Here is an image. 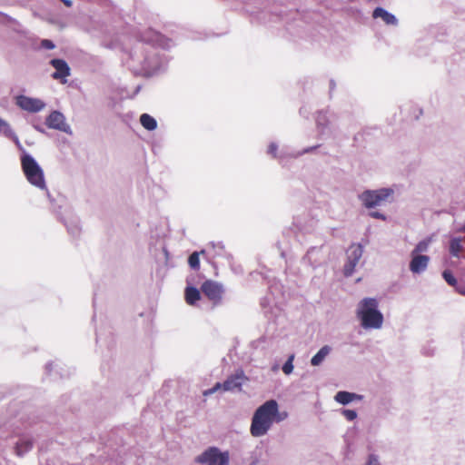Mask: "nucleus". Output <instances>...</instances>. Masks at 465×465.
Listing matches in <instances>:
<instances>
[{
    "label": "nucleus",
    "mask_w": 465,
    "mask_h": 465,
    "mask_svg": "<svg viewBox=\"0 0 465 465\" xmlns=\"http://www.w3.org/2000/svg\"><path fill=\"white\" fill-rule=\"evenodd\" d=\"M372 17L374 19L381 18L388 25L397 26L399 24V20L395 15L381 6L374 8Z\"/></svg>",
    "instance_id": "nucleus-16"
},
{
    "label": "nucleus",
    "mask_w": 465,
    "mask_h": 465,
    "mask_svg": "<svg viewBox=\"0 0 465 465\" xmlns=\"http://www.w3.org/2000/svg\"><path fill=\"white\" fill-rule=\"evenodd\" d=\"M188 264L191 267V269L194 271H198L200 269V258L198 252H193L189 255Z\"/></svg>",
    "instance_id": "nucleus-27"
},
{
    "label": "nucleus",
    "mask_w": 465,
    "mask_h": 465,
    "mask_svg": "<svg viewBox=\"0 0 465 465\" xmlns=\"http://www.w3.org/2000/svg\"><path fill=\"white\" fill-rule=\"evenodd\" d=\"M442 278L451 287L456 286L458 280L450 270H444L441 273Z\"/></svg>",
    "instance_id": "nucleus-28"
},
{
    "label": "nucleus",
    "mask_w": 465,
    "mask_h": 465,
    "mask_svg": "<svg viewBox=\"0 0 465 465\" xmlns=\"http://www.w3.org/2000/svg\"><path fill=\"white\" fill-rule=\"evenodd\" d=\"M213 248L215 250V255L223 256L224 252V245L222 242H211Z\"/></svg>",
    "instance_id": "nucleus-33"
},
{
    "label": "nucleus",
    "mask_w": 465,
    "mask_h": 465,
    "mask_svg": "<svg viewBox=\"0 0 465 465\" xmlns=\"http://www.w3.org/2000/svg\"><path fill=\"white\" fill-rule=\"evenodd\" d=\"M201 290L214 304L221 302L223 292V288L221 283L212 280H207L203 283Z\"/></svg>",
    "instance_id": "nucleus-9"
},
{
    "label": "nucleus",
    "mask_w": 465,
    "mask_h": 465,
    "mask_svg": "<svg viewBox=\"0 0 465 465\" xmlns=\"http://www.w3.org/2000/svg\"><path fill=\"white\" fill-rule=\"evenodd\" d=\"M140 89H141V86H140V85H138V86L136 87V89H135V93H134V94H137V93L140 91Z\"/></svg>",
    "instance_id": "nucleus-50"
},
{
    "label": "nucleus",
    "mask_w": 465,
    "mask_h": 465,
    "mask_svg": "<svg viewBox=\"0 0 465 465\" xmlns=\"http://www.w3.org/2000/svg\"><path fill=\"white\" fill-rule=\"evenodd\" d=\"M316 125L321 135H325L330 132V121L327 117L326 112H318L316 117Z\"/></svg>",
    "instance_id": "nucleus-18"
},
{
    "label": "nucleus",
    "mask_w": 465,
    "mask_h": 465,
    "mask_svg": "<svg viewBox=\"0 0 465 465\" xmlns=\"http://www.w3.org/2000/svg\"><path fill=\"white\" fill-rule=\"evenodd\" d=\"M277 151H278V144L275 143H271L268 146V154H271L273 158H277Z\"/></svg>",
    "instance_id": "nucleus-38"
},
{
    "label": "nucleus",
    "mask_w": 465,
    "mask_h": 465,
    "mask_svg": "<svg viewBox=\"0 0 465 465\" xmlns=\"http://www.w3.org/2000/svg\"><path fill=\"white\" fill-rule=\"evenodd\" d=\"M15 104L23 110L30 113H38L45 108V104L41 99L19 94L15 97Z\"/></svg>",
    "instance_id": "nucleus-12"
},
{
    "label": "nucleus",
    "mask_w": 465,
    "mask_h": 465,
    "mask_svg": "<svg viewBox=\"0 0 465 465\" xmlns=\"http://www.w3.org/2000/svg\"><path fill=\"white\" fill-rule=\"evenodd\" d=\"M341 414L345 417V419L349 421H352L357 419L358 413L355 410L351 409H341Z\"/></svg>",
    "instance_id": "nucleus-31"
},
{
    "label": "nucleus",
    "mask_w": 465,
    "mask_h": 465,
    "mask_svg": "<svg viewBox=\"0 0 465 465\" xmlns=\"http://www.w3.org/2000/svg\"><path fill=\"white\" fill-rule=\"evenodd\" d=\"M54 366L55 368H58V364H54V362L50 361L48 363H46L45 365V372L49 375H52V371H53V369H54Z\"/></svg>",
    "instance_id": "nucleus-40"
},
{
    "label": "nucleus",
    "mask_w": 465,
    "mask_h": 465,
    "mask_svg": "<svg viewBox=\"0 0 465 465\" xmlns=\"http://www.w3.org/2000/svg\"><path fill=\"white\" fill-rule=\"evenodd\" d=\"M461 237H452L449 242V252L452 257L460 258L464 247L461 244Z\"/></svg>",
    "instance_id": "nucleus-21"
},
{
    "label": "nucleus",
    "mask_w": 465,
    "mask_h": 465,
    "mask_svg": "<svg viewBox=\"0 0 465 465\" xmlns=\"http://www.w3.org/2000/svg\"><path fill=\"white\" fill-rule=\"evenodd\" d=\"M457 232L465 233V223L456 229Z\"/></svg>",
    "instance_id": "nucleus-46"
},
{
    "label": "nucleus",
    "mask_w": 465,
    "mask_h": 465,
    "mask_svg": "<svg viewBox=\"0 0 465 465\" xmlns=\"http://www.w3.org/2000/svg\"><path fill=\"white\" fill-rule=\"evenodd\" d=\"M249 379L244 374V371L242 369L237 370L234 373L229 375L225 381L223 382V391H242V387L244 381Z\"/></svg>",
    "instance_id": "nucleus-11"
},
{
    "label": "nucleus",
    "mask_w": 465,
    "mask_h": 465,
    "mask_svg": "<svg viewBox=\"0 0 465 465\" xmlns=\"http://www.w3.org/2000/svg\"><path fill=\"white\" fill-rule=\"evenodd\" d=\"M18 440L15 442L14 451L17 457H24L34 447V437L29 432L17 433Z\"/></svg>",
    "instance_id": "nucleus-10"
},
{
    "label": "nucleus",
    "mask_w": 465,
    "mask_h": 465,
    "mask_svg": "<svg viewBox=\"0 0 465 465\" xmlns=\"http://www.w3.org/2000/svg\"><path fill=\"white\" fill-rule=\"evenodd\" d=\"M184 298L189 305H194L201 299V292L196 287L189 285L184 290Z\"/></svg>",
    "instance_id": "nucleus-22"
},
{
    "label": "nucleus",
    "mask_w": 465,
    "mask_h": 465,
    "mask_svg": "<svg viewBox=\"0 0 465 465\" xmlns=\"http://www.w3.org/2000/svg\"><path fill=\"white\" fill-rule=\"evenodd\" d=\"M453 288L458 293L465 296V282L458 281L456 286H453Z\"/></svg>",
    "instance_id": "nucleus-39"
},
{
    "label": "nucleus",
    "mask_w": 465,
    "mask_h": 465,
    "mask_svg": "<svg viewBox=\"0 0 465 465\" xmlns=\"http://www.w3.org/2000/svg\"><path fill=\"white\" fill-rule=\"evenodd\" d=\"M362 399L363 395L347 391H339L334 396L335 401L341 405H348L353 401H361Z\"/></svg>",
    "instance_id": "nucleus-17"
},
{
    "label": "nucleus",
    "mask_w": 465,
    "mask_h": 465,
    "mask_svg": "<svg viewBox=\"0 0 465 465\" xmlns=\"http://www.w3.org/2000/svg\"><path fill=\"white\" fill-rule=\"evenodd\" d=\"M356 316L361 326L366 330L380 329L384 321L383 314L379 309V302L373 297H366L359 302Z\"/></svg>",
    "instance_id": "nucleus-3"
},
{
    "label": "nucleus",
    "mask_w": 465,
    "mask_h": 465,
    "mask_svg": "<svg viewBox=\"0 0 465 465\" xmlns=\"http://www.w3.org/2000/svg\"><path fill=\"white\" fill-rule=\"evenodd\" d=\"M49 64L55 69L51 74L54 80H60L62 84L66 83V77L71 74V69L67 62L62 58H53Z\"/></svg>",
    "instance_id": "nucleus-13"
},
{
    "label": "nucleus",
    "mask_w": 465,
    "mask_h": 465,
    "mask_svg": "<svg viewBox=\"0 0 465 465\" xmlns=\"http://www.w3.org/2000/svg\"><path fill=\"white\" fill-rule=\"evenodd\" d=\"M322 246L311 247L306 254L302 257V262L310 265L312 268L319 267L322 262Z\"/></svg>",
    "instance_id": "nucleus-14"
},
{
    "label": "nucleus",
    "mask_w": 465,
    "mask_h": 465,
    "mask_svg": "<svg viewBox=\"0 0 465 465\" xmlns=\"http://www.w3.org/2000/svg\"><path fill=\"white\" fill-rule=\"evenodd\" d=\"M300 114L305 118L308 117V114H309V111L306 109L305 106H302L300 108V111H299Z\"/></svg>",
    "instance_id": "nucleus-42"
},
{
    "label": "nucleus",
    "mask_w": 465,
    "mask_h": 465,
    "mask_svg": "<svg viewBox=\"0 0 465 465\" xmlns=\"http://www.w3.org/2000/svg\"><path fill=\"white\" fill-rule=\"evenodd\" d=\"M20 420L25 429H27L28 427L36 424L40 420V417L35 413H30L26 417L22 416Z\"/></svg>",
    "instance_id": "nucleus-25"
},
{
    "label": "nucleus",
    "mask_w": 465,
    "mask_h": 465,
    "mask_svg": "<svg viewBox=\"0 0 465 465\" xmlns=\"http://www.w3.org/2000/svg\"><path fill=\"white\" fill-rule=\"evenodd\" d=\"M331 351V347L329 345L322 346L311 359L312 366H320L325 358Z\"/></svg>",
    "instance_id": "nucleus-20"
},
{
    "label": "nucleus",
    "mask_w": 465,
    "mask_h": 465,
    "mask_svg": "<svg viewBox=\"0 0 465 465\" xmlns=\"http://www.w3.org/2000/svg\"><path fill=\"white\" fill-rule=\"evenodd\" d=\"M152 45H143L142 54L143 60L140 61V67L134 69V74L145 77H151L164 72L168 65V59L164 53L157 47L166 50L172 47L173 41L163 35L153 32L151 36Z\"/></svg>",
    "instance_id": "nucleus-1"
},
{
    "label": "nucleus",
    "mask_w": 465,
    "mask_h": 465,
    "mask_svg": "<svg viewBox=\"0 0 465 465\" xmlns=\"http://www.w3.org/2000/svg\"><path fill=\"white\" fill-rule=\"evenodd\" d=\"M336 84L333 79L330 80V93H331L335 89Z\"/></svg>",
    "instance_id": "nucleus-45"
},
{
    "label": "nucleus",
    "mask_w": 465,
    "mask_h": 465,
    "mask_svg": "<svg viewBox=\"0 0 465 465\" xmlns=\"http://www.w3.org/2000/svg\"><path fill=\"white\" fill-rule=\"evenodd\" d=\"M369 216L371 218H374V219L381 220V221L387 220V216L380 211H371L369 213Z\"/></svg>",
    "instance_id": "nucleus-35"
},
{
    "label": "nucleus",
    "mask_w": 465,
    "mask_h": 465,
    "mask_svg": "<svg viewBox=\"0 0 465 465\" xmlns=\"http://www.w3.org/2000/svg\"><path fill=\"white\" fill-rule=\"evenodd\" d=\"M320 146H321L320 144L313 145V146H309V147L304 148L302 151L293 152V153H290V156L292 158H297V157L302 156V155H303L305 153H312V152L316 151Z\"/></svg>",
    "instance_id": "nucleus-30"
},
{
    "label": "nucleus",
    "mask_w": 465,
    "mask_h": 465,
    "mask_svg": "<svg viewBox=\"0 0 465 465\" xmlns=\"http://www.w3.org/2000/svg\"><path fill=\"white\" fill-rule=\"evenodd\" d=\"M8 139L12 140L15 146L17 147V149L21 152V156H24L25 153H28L25 149L23 147L22 143H20L19 141V138L18 136L16 135V134L15 133L12 136H10Z\"/></svg>",
    "instance_id": "nucleus-32"
},
{
    "label": "nucleus",
    "mask_w": 465,
    "mask_h": 465,
    "mask_svg": "<svg viewBox=\"0 0 465 465\" xmlns=\"http://www.w3.org/2000/svg\"><path fill=\"white\" fill-rule=\"evenodd\" d=\"M365 465H381V464L379 460V456L374 453H371L368 455V459H367Z\"/></svg>",
    "instance_id": "nucleus-34"
},
{
    "label": "nucleus",
    "mask_w": 465,
    "mask_h": 465,
    "mask_svg": "<svg viewBox=\"0 0 465 465\" xmlns=\"http://www.w3.org/2000/svg\"><path fill=\"white\" fill-rule=\"evenodd\" d=\"M293 360H294V355L293 354L290 355L282 367V371L286 375L291 374L293 371Z\"/></svg>",
    "instance_id": "nucleus-29"
},
{
    "label": "nucleus",
    "mask_w": 465,
    "mask_h": 465,
    "mask_svg": "<svg viewBox=\"0 0 465 465\" xmlns=\"http://www.w3.org/2000/svg\"><path fill=\"white\" fill-rule=\"evenodd\" d=\"M279 415V405L275 400H269L259 406L252 418L250 431L253 437L265 435Z\"/></svg>",
    "instance_id": "nucleus-2"
},
{
    "label": "nucleus",
    "mask_w": 465,
    "mask_h": 465,
    "mask_svg": "<svg viewBox=\"0 0 465 465\" xmlns=\"http://www.w3.org/2000/svg\"><path fill=\"white\" fill-rule=\"evenodd\" d=\"M41 47L46 50H52L55 47L54 43L50 39H43L41 41Z\"/></svg>",
    "instance_id": "nucleus-37"
},
{
    "label": "nucleus",
    "mask_w": 465,
    "mask_h": 465,
    "mask_svg": "<svg viewBox=\"0 0 465 465\" xmlns=\"http://www.w3.org/2000/svg\"><path fill=\"white\" fill-rule=\"evenodd\" d=\"M45 125L50 129L58 130L67 134H72V129L70 125L65 122L64 114L60 111L54 110L45 118Z\"/></svg>",
    "instance_id": "nucleus-8"
},
{
    "label": "nucleus",
    "mask_w": 465,
    "mask_h": 465,
    "mask_svg": "<svg viewBox=\"0 0 465 465\" xmlns=\"http://www.w3.org/2000/svg\"><path fill=\"white\" fill-rule=\"evenodd\" d=\"M62 222L66 227L69 234H71L74 238L80 235L81 227L79 224V219L77 217H72L68 220H62Z\"/></svg>",
    "instance_id": "nucleus-19"
},
{
    "label": "nucleus",
    "mask_w": 465,
    "mask_h": 465,
    "mask_svg": "<svg viewBox=\"0 0 465 465\" xmlns=\"http://www.w3.org/2000/svg\"><path fill=\"white\" fill-rule=\"evenodd\" d=\"M363 253V246L361 243H352L346 251L347 261L343 266V274L350 277L353 274L355 267Z\"/></svg>",
    "instance_id": "nucleus-7"
},
{
    "label": "nucleus",
    "mask_w": 465,
    "mask_h": 465,
    "mask_svg": "<svg viewBox=\"0 0 465 465\" xmlns=\"http://www.w3.org/2000/svg\"><path fill=\"white\" fill-rule=\"evenodd\" d=\"M423 354H425V355H431L432 353H429L426 351H423Z\"/></svg>",
    "instance_id": "nucleus-51"
},
{
    "label": "nucleus",
    "mask_w": 465,
    "mask_h": 465,
    "mask_svg": "<svg viewBox=\"0 0 465 465\" xmlns=\"http://www.w3.org/2000/svg\"><path fill=\"white\" fill-rule=\"evenodd\" d=\"M140 123L147 131H153L157 128V121L148 114H141Z\"/></svg>",
    "instance_id": "nucleus-23"
},
{
    "label": "nucleus",
    "mask_w": 465,
    "mask_h": 465,
    "mask_svg": "<svg viewBox=\"0 0 465 465\" xmlns=\"http://www.w3.org/2000/svg\"><path fill=\"white\" fill-rule=\"evenodd\" d=\"M60 1L63 2L64 4V5L67 7H71L73 5V2L71 0H60Z\"/></svg>",
    "instance_id": "nucleus-48"
},
{
    "label": "nucleus",
    "mask_w": 465,
    "mask_h": 465,
    "mask_svg": "<svg viewBox=\"0 0 465 465\" xmlns=\"http://www.w3.org/2000/svg\"><path fill=\"white\" fill-rule=\"evenodd\" d=\"M433 237L434 235L431 234L420 241L412 250L411 254H420L421 252H427L430 244L433 242Z\"/></svg>",
    "instance_id": "nucleus-24"
},
{
    "label": "nucleus",
    "mask_w": 465,
    "mask_h": 465,
    "mask_svg": "<svg viewBox=\"0 0 465 465\" xmlns=\"http://www.w3.org/2000/svg\"><path fill=\"white\" fill-rule=\"evenodd\" d=\"M14 134L15 132L11 128L10 124L0 117V134L4 135L6 138H9Z\"/></svg>",
    "instance_id": "nucleus-26"
},
{
    "label": "nucleus",
    "mask_w": 465,
    "mask_h": 465,
    "mask_svg": "<svg viewBox=\"0 0 465 465\" xmlns=\"http://www.w3.org/2000/svg\"><path fill=\"white\" fill-rule=\"evenodd\" d=\"M33 127L41 134H46L45 129L40 124H33Z\"/></svg>",
    "instance_id": "nucleus-41"
},
{
    "label": "nucleus",
    "mask_w": 465,
    "mask_h": 465,
    "mask_svg": "<svg viewBox=\"0 0 465 465\" xmlns=\"http://www.w3.org/2000/svg\"><path fill=\"white\" fill-rule=\"evenodd\" d=\"M220 389H223V382H216L213 387H212L211 389H208L206 390L204 392H203V395L204 396H209L214 392H216L217 391H219Z\"/></svg>",
    "instance_id": "nucleus-36"
},
{
    "label": "nucleus",
    "mask_w": 465,
    "mask_h": 465,
    "mask_svg": "<svg viewBox=\"0 0 465 465\" xmlns=\"http://www.w3.org/2000/svg\"><path fill=\"white\" fill-rule=\"evenodd\" d=\"M394 193L393 189L382 187L376 190L366 189L358 195L363 207L368 210L373 209L387 202Z\"/></svg>",
    "instance_id": "nucleus-5"
},
{
    "label": "nucleus",
    "mask_w": 465,
    "mask_h": 465,
    "mask_svg": "<svg viewBox=\"0 0 465 465\" xmlns=\"http://www.w3.org/2000/svg\"><path fill=\"white\" fill-rule=\"evenodd\" d=\"M430 257L425 254H411V260L410 262V270L413 273L423 272L429 264Z\"/></svg>",
    "instance_id": "nucleus-15"
},
{
    "label": "nucleus",
    "mask_w": 465,
    "mask_h": 465,
    "mask_svg": "<svg viewBox=\"0 0 465 465\" xmlns=\"http://www.w3.org/2000/svg\"><path fill=\"white\" fill-rule=\"evenodd\" d=\"M195 462L207 465H229V454L217 447H209L195 458Z\"/></svg>",
    "instance_id": "nucleus-6"
},
{
    "label": "nucleus",
    "mask_w": 465,
    "mask_h": 465,
    "mask_svg": "<svg viewBox=\"0 0 465 465\" xmlns=\"http://www.w3.org/2000/svg\"><path fill=\"white\" fill-rule=\"evenodd\" d=\"M55 374L59 375L60 378H66V377H69L71 372L69 371H67L65 373L56 370L55 371Z\"/></svg>",
    "instance_id": "nucleus-44"
},
{
    "label": "nucleus",
    "mask_w": 465,
    "mask_h": 465,
    "mask_svg": "<svg viewBox=\"0 0 465 465\" xmlns=\"http://www.w3.org/2000/svg\"><path fill=\"white\" fill-rule=\"evenodd\" d=\"M287 416H288V413L286 411L282 412V413L279 412V415H277L275 420H277V421L283 420L285 418H287Z\"/></svg>",
    "instance_id": "nucleus-43"
},
{
    "label": "nucleus",
    "mask_w": 465,
    "mask_h": 465,
    "mask_svg": "<svg viewBox=\"0 0 465 465\" xmlns=\"http://www.w3.org/2000/svg\"><path fill=\"white\" fill-rule=\"evenodd\" d=\"M20 161L27 181L39 189H46L44 171L36 160L30 153H25L20 157Z\"/></svg>",
    "instance_id": "nucleus-4"
},
{
    "label": "nucleus",
    "mask_w": 465,
    "mask_h": 465,
    "mask_svg": "<svg viewBox=\"0 0 465 465\" xmlns=\"http://www.w3.org/2000/svg\"><path fill=\"white\" fill-rule=\"evenodd\" d=\"M94 319H95V314L93 315L92 320L94 321Z\"/></svg>",
    "instance_id": "nucleus-52"
},
{
    "label": "nucleus",
    "mask_w": 465,
    "mask_h": 465,
    "mask_svg": "<svg viewBox=\"0 0 465 465\" xmlns=\"http://www.w3.org/2000/svg\"><path fill=\"white\" fill-rule=\"evenodd\" d=\"M47 195H48V198L52 203V208L54 210V212L57 213L58 211L56 210V207L54 206V204L53 203V202L54 201L52 197H51V194L49 193H47Z\"/></svg>",
    "instance_id": "nucleus-47"
},
{
    "label": "nucleus",
    "mask_w": 465,
    "mask_h": 465,
    "mask_svg": "<svg viewBox=\"0 0 465 465\" xmlns=\"http://www.w3.org/2000/svg\"><path fill=\"white\" fill-rule=\"evenodd\" d=\"M100 339H101V334L99 331H96V342H98Z\"/></svg>",
    "instance_id": "nucleus-49"
}]
</instances>
